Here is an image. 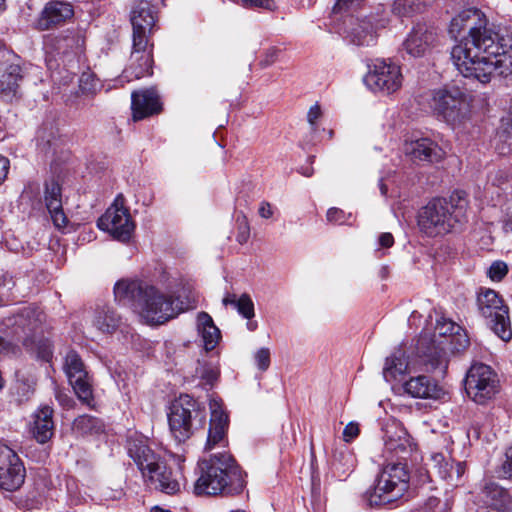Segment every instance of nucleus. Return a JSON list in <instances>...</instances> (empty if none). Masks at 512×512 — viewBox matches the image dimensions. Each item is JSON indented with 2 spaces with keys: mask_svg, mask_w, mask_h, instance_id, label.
<instances>
[{
  "mask_svg": "<svg viewBox=\"0 0 512 512\" xmlns=\"http://www.w3.org/2000/svg\"><path fill=\"white\" fill-rule=\"evenodd\" d=\"M468 36L454 46L451 59L466 78L485 84L495 72L507 75L512 67V33L506 27H487L484 13L468 8L452 18L449 34L455 40L462 32Z\"/></svg>",
  "mask_w": 512,
  "mask_h": 512,
  "instance_id": "nucleus-1",
  "label": "nucleus"
},
{
  "mask_svg": "<svg viewBox=\"0 0 512 512\" xmlns=\"http://www.w3.org/2000/svg\"><path fill=\"white\" fill-rule=\"evenodd\" d=\"M198 469L199 476L194 485L196 495L238 494L244 488L243 472L227 453L200 460Z\"/></svg>",
  "mask_w": 512,
  "mask_h": 512,
  "instance_id": "nucleus-2",
  "label": "nucleus"
},
{
  "mask_svg": "<svg viewBox=\"0 0 512 512\" xmlns=\"http://www.w3.org/2000/svg\"><path fill=\"white\" fill-rule=\"evenodd\" d=\"M468 202L460 192L450 199L434 198L424 206L418 215V225L427 236L435 237L457 231L467 221Z\"/></svg>",
  "mask_w": 512,
  "mask_h": 512,
  "instance_id": "nucleus-3",
  "label": "nucleus"
},
{
  "mask_svg": "<svg viewBox=\"0 0 512 512\" xmlns=\"http://www.w3.org/2000/svg\"><path fill=\"white\" fill-rule=\"evenodd\" d=\"M409 480L406 462L386 463L374 487L366 491L364 500L370 507L392 503L408 491Z\"/></svg>",
  "mask_w": 512,
  "mask_h": 512,
  "instance_id": "nucleus-4",
  "label": "nucleus"
},
{
  "mask_svg": "<svg viewBox=\"0 0 512 512\" xmlns=\"http://www.w3.org/2000/svg\"><path fill=\"white\" fill-rule=\"evenodd\" d=\"M186 307L184 302L172 294L148 285L142 297L136 301L135 312L149 325H162L177 317Z\"/></svg>",
  "mask_w": 512,
  "mask_h": 512,
  "instance_id": "nucleus-5",
  "label": "nucleus"
},
{
  "mask_svg": "<svg viewBox=\"0 0 512 512\" xmlns=\"http://www.w3.org/2000/svg\"><path fill=\"white\" fill-rule=\"evenodd\" d=\"M430 106L438 118L453 128L462 125L470 117L469 95L457 86L434 90Z\"/></svg>",
  "mask_w": 512,
  "mask_h": 512,
  "instance_id": "nucleus-6",
  "label": "nucleus"
},
{
  "mask_svg": "<svg viewBox=\"0 0 512 512\" xmlns=\"http://www.w3.org/2000/svg\"><path fill=\"white\" fill-rule=\"evenodd\" d=\"M204 422L205 413L191 396L180 395L172 402L168 413V424L171 435L178 443L188 440L194 430L202 427Z\"/></svg>",
  "mask_w": 512,
  "mask_h": 512,
  "instance_id": "nucleus-7",
  "label": "nucleus"
},
{
  "mask_svg": "<svg viewBox=\"0 0 512 512\" xmlns=\"http://www.w3.org/2000/svg\"><path fill=\"white\" fill-rule=\"evenodd\" d=\"M477 308L479 314L486 320V324L503 341L512 338V329L508 315V307L499 294L492 289H481L477 295Z\"/></svg>",
  "mask_w": 512,
  "mask_h": 512,
  "instance_id": "nucleus-8",
  "label": "nucleus"
},
{
  "mask_svg": "<svg viewBox=\"0 0 512 512\" xmlns=\"http://www.w3.org/2000/svg\"><path fill=\"white\" fill-rule=\"evenodd\" d=\"M84 39L77 33L49 35L44 41L45 61L49 70L55 71L63 64L72 65L83 51Z\"/></svg>",
  "mask_w": 512,
  "mask_h": 512,
  "instance_id": "nucleus-9",
  "label": "nucleus"
},
{
  "mask_svg": "<svg viewBox=\"0 0 512 512\" xmlns=\"http://www.w3.org/2000/svg\"><path fill=\"white\" fill-rule=\"evenodd\" d=\"M44 320L45 315L42 311L28 306L16 314L5 317L0 324V330L28 347L34 342V337L42 333Z\"/></svg>",
  "mask_w": 512,
  "mask_h": 512,
  "instance_id": "nucleus-10",
  "label": "nucleus"
},
{
  "mask_svg": "<svg viewBox=\"0 0 512 512\" xmlns=\"http://www.w3.org/2000/svg\"><path fill=\"white\" fill-rule=\"evenodd\" d=\"M465 391L475 403L485 404L499 392L498 376L486 364H473L465 377Z\"/></svg>",
  "mask_w": 512,
  "mask_h": 512,
  "instance_id": "nucleus-11",
  "label": "nucleus"
},
{
  "mask_svg": "<svg viewBox=\"0 0 512 512\" xmlns=\"http://www.w3.org/2000/svg\"><path fill=\"white\" fill-rule=\"evenodd\" d=\"M97 226L108 232L113 238L127 242L135 230L129 209L125 206V199L119 194L106 212L98 219Z\"/></svg>",
  "mask_w": 512,
  "mask_h": 512,
  "instance_id": "nucleus-12",
  "label": "nucleus"
},
{
  "mask_svg": "<svg viewBox=\"0 0 512 512\" xmlns=\"http://www.w3.org/2000/svg\"><path fill=\"white\" fill-rule=\"evenodd\" d=\"M363 81L374 92L391 94L401 87L402 74L398 65L385 60H376L369 66Z\"/></svg>",
  "mask_w": 512,
  "mask_h": 512,
  "instance_id": "nucleus-13",
  "label": "nucleus"
},
{
  "mask_svg": "<svg viewBox=\"0 0 512 512\" xmlns=\"http://www.w3.org/2000/svg\"><path fill=\"white\" fill-rule=\"evenodd\" d=\"M64 371L79 400L92 407L94 398L91 379L81 357L76 351L70 350L67 352Z\"/></svg>",
  "mask_w": 512,
  "mask_h": 512,
  "instance_id": "nucleus-14",
  "label": "nucleus"
},
{
  "mask_svg": "<svg viewBox=\"0 0 512 512\" xmlns=\"http://www.w3.org/2000/svg\"><path fill=\"white\" fill-rule=\"evenodd\" d=\"M412 451L413 443L407 430L397 422L387 424L382 452L385 462L406 461Z\"/></svg>",
  "mask_w": 512,
  "mask_h": 512,
  "instance_id": "nucleus-15",
  "label": "nucleus"
},
{
  "mask_svg": "<svg viewBox=\"0 0 512 512\" xmlns=\"http://www.w3.org/2000/svg\"><path fill=\"white\" fill-rule=\"evenodd\" d=\"M25 476L26 470L18 455L0 442V488L16 491L23 485Z\"/></svg>",
  "mask_w": 512,
  "mask_h": 512,
  "instance_id": "nucleus-16",
  "label": "nucleus"
},
{
  "mask_svg": "<svg viewBox=\"0 0 512 512\" xmlns=\"http://www.w3.org/2000/svg\"><path fill=\"white\" fill-rule=\"evenodd\" d=\"M132 42L129 64L124 70L128 81L152 74V46H148V37L132 36Z\"/></svg>",
  "mask_w": 512,
  "mask_h": 512,
  "instance_id": "nucleus-17",
  "label": "nucleus"
},
{
  "mask_svg": "<svg viewBox=\"0 0 512 512\" xmlns=\"http://www.w3.org/2000/svg\"><path fill=\"white\" fill-rule=\"evenodd\" d=\"M154 0H135L131 10L132 36L148 37L158 19ZM164 2L165 0H161Z\"/></svg>",
  "mask_w": 512,
  "mask_h": 512,
  "instance_id": "nucleus-18",
  "label": "nucleus"
},
{
  "mask_svg": "<svg viewBox=\"0 0 512 512\" xmlns=\"http://www.w3.org/2000/svg\"><path fill=\"white\" fill-rule=\"evenodd\" d=\"M211 412L210 423L205 450L213 449L217 444L225 441L226 432L229 426V417L223 408L221 399L211 398L209 400Z\"/></svg>",
  "mask_w": 512,
  "mask_h": 512,
  "instance_id": "nucleus-19",
  "label": "nucleus"
},
{
  "mask_svg": "<svg viewBox=\"0 0 512 512\" xmlns=\"http://www.w3.org/2000/svg\"><path fill=\"white\" fill-rule=\"evenodd\" d=\"M128 455L136 463L142 475L147 472L149 468L155 467L161 457L156 454L148 445V439L142 435L134 434L127 439Z\"/></svg>",
  "mask_w": 512,
  "mask_h": 512,
  "instance_id": "nucleus-20",
  "label": "nucleus"
},
{
  "mask_svg": "<svg viewBox=\"0 0 512 512\" xmlns=\"http://www.w3.org/2000/svg\"><path fill=\"white\" fill-rule=\"evenodd\" d=\"M437 40V30L426 23H418L403 43L405 51L413 56L420 57L434 45Z\"/></svg>",
  "mask_w": 512,
  "mask_h": 512,
  "instance_id": "nucleus-21",
  "label": "nucleus"
},
{
  "mask_svg": "<svg viewBox=\"0 0 512 512\" xmlns=\"http://www.w3.org/2000/svg\"><path fill=\"white\" fill-rule=\"evenodd\" d=\"M73 15L74 10L70 3L52 0L43 8L37 20V28L42 31L56 28L65 24Z\"/></svg>",
  "mask_w": 512,
  "mask_h": 512,
  "instance_id": "nucleus-22",
  "label": "nucleus"
},
{
  "mask_svg": "<svg viewBox=\"0 0 512 512\" xmlns=\"http://www.w3.org/2000/svg\"><path fill=\"white\" fill-rule=\"evenodd\" d=\"M43 201L54 226L65 227L68 219L63 210L62 187L54 179L45 182Z\"/></svg>",
  "mask_w": 512,
  "mask_h": 512,
  "instance_id": "nucleus-23",
  "label": "nucleus"
},
{
  "mask_svg": "<svg viewBox=\"0 0 512 512\" xmlns=\"http://www.w3.org/2000/svg\"><path fill=\"white\" fill-rule=\"evenodd\" d=\"M131 109L135 121L159 113L162 105L157 91L154 88L134 91L131 95Z\"/></svg>",
  "mask_w": 512,
  "mask_h": 512,
  "instance_id": "nucleus-24",
  "label": "nucleus"
},
{
  "mask_svg": "<svg viewBox=\"0 0 512 512\" xmlns=\"http://www.w3.org/2000/svg\"><path fill=\"white\" fill-rule=\"evenodd\" d=\"M404 151L415 161L438 162L443 159L445 151L430 138H419L405 143Z\"/></svg>",
  "mask_w": 512,
  "mask_h": 512,
  "instance_id": "nucleus-25",
  "label": "nucleus"
},
{
  "mask_svg": "<svg viewBox=\"0 0 512 512\" xmlns=\"http://www.w3.org/2000/svg\"><path fill=\"white\" fill-rule=\"evenodd\" d=\"M377 27L374 17L351 20V27L347 31V38L357 46H371L377 39Z\"/></svg>",
  "mask_w": 512,
  "mask_h": 512,
  "instance_id": "nucleus-26",
  "label": "nucleus"
},
{
  "mask_svg": "<svg viewBox=\"0 0 512 512\" xmlns=\"http://www.w3.org/2000/svg\"><path fill=\"white\" fill-rule=\"evenodd\" d=\"M143 477L149 480L156 489L166 494H175L180 489L178 481L173 478L171 470L167 469L162 460L157 462L155 467L144 472Z\"/></svg>",
  "mask_w": 512,
  "mask_h": 512,
  "instance_id": "nucleus-27",
  "label": "nucleus"
},
{
  "mask_svg": "<svg viewBox=\"0 0 512 512\" xmlns=\"http://www.w3.org/2000/svg\"><path fill=\"white\" fill-rule=\"evenodd\" d=\"M404 392L413 398L437 399L442 393L438 384L426 375L411 377L403 384Z\"/></svg>",
  "mask_w": 512,
  "mask_h": 512,
  "instance_id": "nucleus-28",
  "label": "nucleus"
},
{
  "mask_svg": "<svg viewBox=\"0 0 512 512\" xmlns=\"http://www.w3.org/2000/svg\"><path fill=\"white\" fill-rule=\"evenodd\" d=\"M432 467L435 472L451 486H458L465 473V464L446 460L444 455L437 453L431 456Z\"/></svg>",
  "mask_w": 512,
  "mask_h": 512,
  "instance_id": "nucleus-29",
  "label": "nucleus"
},
{
  "mask_svg": "<svg viewBox=\"0 0 512 512\" xmlns=\"http://www.w3.org/2000/svg\"><path fill=\"white\" fill-rule=\"evenodd\" d=\"M147 284L139 280L120 279L113 288L114 298L120 304L131 305L135 310L136 301L142 297Z\"/></svg>",
  "mask_w": 512,
  "mask_h": 512,
  "instance_id": "nucleus-30",
  "label": "nucleus"
},
{
  "mask_svg": "<svg viewBox=\"0 0 512 512\" xmlns=\"http://www.w3.org/2000/svg\"><path fill=\"white\" fill-rule=\"evenodd\" d=\"M483 503L498 512H512V497L496 483H487L481 493Z\"/></svg>",
  "mask_w": 512,
  "mask_h": 512,
  "instance_id": "nucleus-31",
  "label": "nucleus"
},
{
  "mask_svg": "<svg viewBox=\"0 0 512 512\" xmlns=\"http://www.w3.org/2000/svg\"><path fill=\"white\" fill-rule=\"evenodd\" d=\"M53 409L48 405L41 406L34 413V422L32 433L37 442L44 444L48 442L54 434Z\"/></svg>",
  "mask_w": 512,
  "mask_h": 512,
  "instance_id": "nucleus-32",
  "label": "nucleus"
},
{
  "mask_svg": "<svg viewBox=\"0 0 512 512\" xmlns=\"http://www.w3.org/2000/svg\"><path fill=\"white\" fill-rule=\"evenodd\" d=\"M63 143L59 128L54 121H45L37 131L36 145L45 155L54 154Z\"/></svg>",
  "mask_w": 512,
  "mask_h": 512,
  "instance_id": "nucleus-33",
  "label": "nucleus"
},
{
  "mask_svg": "<svg viewBox=\"0 0 512 512\" xmlns=\"http://www.w3.org/2000/svg\"><path fill=\"white\" fill-rule=\"evenodd\" d=\"M486 189L488 191L495 189L492 193H496L499 197L503 194L506 200L509 196L512 198V168L502 167L490 171Z\"/></svg>",
  "mask_w": 512,
  "mask_h": 512,
  "instance_id": "nucleus-34",
  "label": "nucleus"
},
{
  "mask_svg": "<svg viewBox=\"0 0 512 512\" xmlns=\"http://www.w3.org/2000/svg\"><path fill=\"white\" fill-rule=\"evenodd\" d=\"M21 79V67L17 64L9 65L0 76V97L12 101L18 94Z\"/></svg>",
  "mask_w": 512,
  "mask_h": 512,
  "instance_id": "nucleus-35",
  "label": "nucleus"
},
{
  "mask_svg": "<svg viewBox=\"0 0 512 512\" xmlns=\"http://www.w3.org/2000/svg\"><path fill=\"white\" fill-rule=\"evenodd\" d=\"M121 317L108 305L98 306L93 315V326L103 333H113L120 325Z\"/></svg>",
  "mask_w": 512,
  "mask_h": 512,
  "instance_id": "nucleus-36",
  "label": "nucleus"
},
{
  "mask_svg": "<svg viewBox=\"0 0 512 512\" xmlns=\"http://www.w3.org/2000/svg\"><path fill=\"white\" fill-rule=\"evenodd\" d=\"M197 330L202 337L205 350H213L220 339V330L208 313L200 312L197 315Z\"/></svg>",
  "mask_w": 512,
  "mask_h": 512,
  "instance_id": "nucleus-37",
  "label": "nucleus"
},
{
  "mask_svg": "<svg viewBox=\"0 0 512 512\" xmlns=\"http://www.w3.org/2000/svg\"><path fill=\"white\" fill-rule=\"evenodd\" d=\"M408 358L402 349H396L389 357L386 358L383 368V377L387 382L396 380L398 376H402L408 369Z\"/></svg>",
  "mask_w": 512,
  "mask_h": 512,
  "instance_id": "nucleus-38",
  "label": "nucleus"
},
{
  "mask_svg": "<svg viewBox=\"0 0 512 512\" xmlns=\"http://www.w3.org/2000/svg\"><path fill=\"white\" fill-rule=\"evenodd\" d=\"M495 149L500 155L512 151V114L501 119V125L495 137Z\"/></svg>",
  "mask_w": 512,
  "mask_h": 512,
  "instance_id": "nucleus-39",
  "label": "nucleus"
},
{
  "mask_svg": "<svg viewBox=\"0 0 512 512\" xmlns=\"http://www.w3.org/2000/svg\"><path fill=\"white\" fill-rule=\"evenodd\" d=\"M222 303L224 306H233L243 318L248 320L255 316L254 303L247 293H243L239 298L235 294L227 293L222 299Z\"/></svg>",
  "mask_w": 512,
  "mask_h": 512,
  "instance_id": "nucleus-40",
  "label": "nucleus"
},
{
  "mask_svg": "<svg viewBox=\"0 0 512 512\" xmlns=\"http://www.w3.org/2000/svg\"><path fill=\"white\" fill-rule=\"evenodd\" d=\"M423 9L424 3L421 0H395L392 5L393 14L399 17H411Z\"/></svg>",
  "mask_w": 512,
  "mask_h": 512,
  "instance_id": "nucleus-41",
  "label": "nucleus"
},
{
  "mask_svg": "<svg viewBox=\"0 0 512 512\" xmlns=\"http://www.w3.org/2000/svg\"><path fill=\"white\" fill-rule=\"evenodd\" d=\"M73 429L81 434H91L101 429V422L96 417L81 415L74 420Z\"/></svg>",
  "mask_w": 512,
  "mask_h": 512,
  "instance_id": "nucleus-42",
  "label": "nucleus"
},
{
  "mask_svg": "<svg viewBox=\"0 0 512 512\" xmlns=\"http://www.w3.org/2000/svg\"><path fill=\"white\" fill-rule=\"evenodd\" d=\"M332 465L336 471L341 473L339 476H346L354 468V457L349 452H339L334 456Z\"/></svg>",
  "mask_w": 512,
  "mask_h": 512,
  "instance_id": "nucleus-43",
  "label": "nucleus"
},
{
  "mask_svg": "<svg viewBox=\"0 0 512 512\" xmlns=\"http://www.w3.org/2000/svg\"><path fill=\"white\" fill-rule=\"evenodd\" d=\"M460 331H462V327L449 319L441 317L436 321L435 332L439 336L445 337L446 341Z\"/></svg>",
  "mask_w": 512,
  "mask_h": 512,
  "instance_id": "nucleus-44",
  "label": "nucleus"
},
{
  "mask_svg": "<svg viewBox=\"0 0 512 512\" xmlns=\"http://www.w3.org/2000/svg\"><path fill=\"white\" fill-rule=\"evenodd\" d=\"M440 344L449 346V350L453 353H459L468 347L469 339L464 330L462 329V331L457 332V334L450 337V339L446 343L441 342Z\"/></svg>",
  "mask_w": 512,
  "mask_h": 512,
  "instance_id": "nucleus-45",
  "label": "nucleus"
},
{
  "mask_svg": "<svg viewBox=\"0 0 512 512\" xmlns=\"http://www.w3.org/2000/svg\"><path fill=\"white\" fill-rule=\"evenodd\" d=\"M327 221L338 225H352L353 215L345 213L343 210L332 207L327 211Z\"/></svg>",
  "mask_w": 512,
  "mask_h": 512,
  "instance_id": "nucleus-46",
  "label": "nucleus"
},
{
  "mask_svg": "<svg viewBox=\"0 0 512 512\" xmlns=\"http://www.w3.org/2000/svg\"><path fill=\"white\" fill-rule=\"evenodd\" d=\"M247 9H265L273 11L276 8L274 0H231Z\"/></svg>",
  "mask_w": 512,
  "mask_h": 512,
  "instance_id": "nucleus-47",
  "label": "nucleus"
},
{
  "mask_svg": "<svg viewBox=\"0 0 512 512\" xmlns=\"http://www.w3.org/2000/svg\"><path fill=\"white\" fill-rule=\"evenodd\" d=\"M443 349L444 348H441V351H435V353L430 355L428 359L430 369L432 371L439 370L442 374H444L447 369V360L444 355Z\"/></svg>",
  "mask_w": 512,
  "mask_h": 512,
  "instance_id": "nucleus-48",
  "label": "nucleus"
},
{
  "mask_svg": "<svg viewBox=\"0 0 512 512\" xmlns=\"http://www.w3.org/2000/svg\"><path fill=\"white\" fill-rule=\"evenodd\" d=\"M508 273V266L504 261H494L488 269V276L492 281H501Z\"/></svg>",
  "mask_w": 512,
  "mask_h": 512,
  "instance_id": "nucleus-49",
  "label": "nucleus"
},
{
  "mask_svg": "<svg viewBox=\"0 0 512 512\" xmlns=\"http://www.w3.org/2000/svg\"><path fill=\"white\" fill-rule=\"evenodd\" d=\"M236 227V240L240 244L246 243L250 237V227L247 218L245 216H238L236 220Z\"/></svg>",
  "mask_w": 512,
  "mask_h": 512,
  "instance_id": "nucleus-50",
  "label": "nucleus"
},
{
  "mask_svg": "<svg viewBox=\"0 0 512 512\" xmlns=\"http://www.w3.org/2000/svg\"><path fill=\"white\" fill-rule=\"evenodd\" d=\"M98 87V81L91 73H83L79 78V88L82 93H95Z\"/></svg>",
  "mask_w": 512,
  "mask_h": 512,
  "instance_id": "nucleus-51",
  "label": "nucleus"
},
{
  "mask_svg": "<svg viewBox=\"0 0 512 512\" xmlns=\"http://www.w3.org/2000/svg\"><path fill=\"white\" fill-rule=\"evenodd\" d=\"M499 478H511L512 477V447L508 448L505 453V459L496 470Z\"/></svg>",
  "mask_w": 512,
  "mask_h": 512,
  "instance_id": "nucleus-52",
  "label": "nucleus"
},
{
  "mask_svg": "<svg viewBox=\"0 0 512 512\" xmlns=\"http://www.w3.org/2000/svg\"><path fill=\"white\" fill-rule=\"evenodd\" d=\"M502 213L503 216L500 220L502 230L505 233H509L512 231V198L510 202H506L502 205Z\"/></svg>",
  "mask_w": 512,
  "mask_h": 512,
  "instance_id": "nucleus-53",
  "label": "nucleus"
},
{
  "mask_svg": "<svg viewBox=\"0 0 512 512\" xmlns=\"http://www.w3.org/2000/svg\"><path fill=\"white\" fill-rule=\"evenodd\" d=\"M255 363L259 370L266 371L270 366V350L260 348L254 355Z\"/></svg>",
  "mask_w": 512,
  "mask_h": 512,
  "instance_id": "nucleus-54",
  "label": "nucleus"
},
{
  "mask_svg": "<svg viewBox=\"0 0 512 512\" xmlns=\"http://www.w3.org/2000/svg\"><path fill=\"white\" fill-rule=\"evenodd\" d=\"M279 54H280V50L278 48H276V47L268 48L265 51L263 58L260 61V65L262 67H268V66L272 65L278 59Z\"/></svg>",
  "mask_w": 512,
  "mask_h": 512,
  "instance_id": "nucleus-55",
  "label": "nucleus"
},
{
  "mask_svg": "<svg viewBox=\"0 0 512 512\" xmlns=\"http://www.w3.org/2000/svg\"><path fill=\"white\" fill-rule=\"evenodd\" d=\"M219 377V370L216 367H205L201 373V378L206 381L207 384L213 385Z\"/></svg>",
  "mask_w": 512,
  "mask_h": 512,
  "instance_id": "nucleus-56",
  "label": "nucleus"
},
{
  "mask_svg": "<svg viewBox=\"0 0 512 512\" xmlns=\"http://www.w3.org/2000/svg\"><path fill=\"white\" fill-rule=\"evenodd\" d=\"M320 116H321L320 106L318 104L313 105L309 109L308 114H307V120L311 126L312 131H315L316 121L320 118Z\"/></svg>",
  "mask_w": 512,
  "mask_h": 512,
  "instance_id": "nucleus-57",
  "label": "nucleus"
},
{
  "mask_svg": "<svg viewBox=\"0 0 512 512\" xmlns=\"http://www.w3.org/2000/svg\"><path fill=\"white\" fill-rule=\"evenodd\" d=\"M258 212L262 218L269 219L273 216V207L269 202L262 201L260 203Z\"/></svg>",
  "mask_w": 512,
  "mask_h": 512,
  "instance_id": "nucleus-58",
  "label": "nucleus"
},
{
  "mask_svg": "<svg viewBox=\"0 0 512 512\" xmlns=\"http://www.w3.org/2000/svg\"><path fill=\"white\" fill-rule=\"evenodd\" d=\"M394 244V237L391 233L385 232L379 235L378 245L382 248H389Z\"/></svg>",
  "mask_w": 512,
  "mask_h": 512,
  "instance_id": "nucleus-59",
  "label": "nucleus"
},
{
  "mask_svg": "<svg viewBox=\"0 0 512 512\" xmlns=\"http://www.w3.org/2000/svg\"><path fill=\"white\" fill-rule=\"evenodd\" d=\"M359 433V428L357 424L350 423L348 424L343 431V436L346 441L356 437Z\"/></svg>",
  "mask_w": 512,
  "mask_h": 512,
  "instance_id": "nucleus-60",
  "label": "nucleus"
},
{
  "mask_svg": "<svg viewBox=\"0 0 512 512\" xmlns=\"http://www.w3.org/2000/svg\"><path fill=\"white\" fill-rule=\"evenodd\" d=\"M38 356L45 361H48L52 357V350L47 342H43L39 345Z\"/></svg>",
  "mask_w": 512,
  "mask_h": 512,
  "instance_id": "nucleus-61",
  "label": "nucleus"
},
{
  "mask_svg": "<svg viewBox=\"0 0 512 512\" xmlns=\"http://www.w3.org/2000/svg\"><path fill=\"white\" fill-rule=\"evenodd\" d=\"M9 165V160L6 157L0 155V184L4 181V179L7 176Z\"/></svg>",
  "mask_w": 512,
  "mask_h": 512,
  "instance_id": "nucleus-62",
  "label": "nucleus"
},
{
  "mask_svg": "<svg viewBox=\"0 0 512 512\" xmlns=\"http://www.w3.org/2000/svg\"><path fill=\"white\" fill-rule=\"evenodd\" d=\"M13 286V278L7 272H0V287L10 290Z\"/></svg>",
  "mask_w": 512,
  "mask_h": 512,
  "instance_id": "nucleus-63",
  "label": "nucleus"
},
{
  "mask_svg": "<svg viewBox=\"0 0 512 512\" xmlns=\"http://www.w3.org/2000/svg\"><path fill=\"white\" fill-rule=\"evenodd\" d=\"M38 193H39V185L36 183H29L23 191V195H28V194L36 195Z\"/></svg>",
  "mask_w": 512,
  "mask_h": 512,
  "instance_id": "nucleus-64",
  "label": "nucleus"
}]
</instances>
